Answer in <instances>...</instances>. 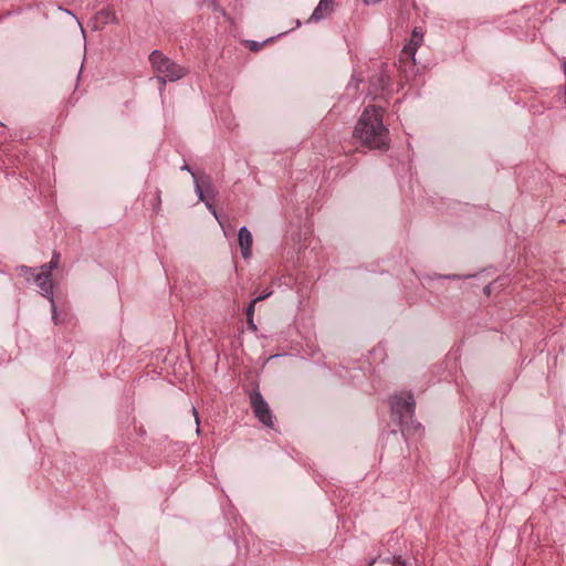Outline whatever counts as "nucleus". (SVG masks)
Listing matches in <instances>:
<instances>
[{
    "mask_svg": "<svg viewBox=\"0 0 566 566\" xmlns=\"http://www.w3.org/2000/svg\"><path fill=\"white\" fill-rule=\"evenodd\" d=\"M384 109L368 106L354 128V138L370 149L386 150L389 147V130L382 123Z\"/></svg>",
    "mask_w": 566,
    "mask_h": 566,
    "instance_id": "f257e3e1",
    "label": "nucleus"
},
{
    "mask_svg": "<svg viewBox=\"0 0 566 566\" xmlns=\"http://www.w3.org/2000/svg\"><path fill=\"white\" fill-rule=\"evenodd\" d=\"M149 61L163 83H166V81H177L187 74L186 69L181 67L157 50L151 52Z\"/></svg>",
    "mask_w": 566,
    "mask_h": 566,
    "instance_id": "f03ea898",
    "label": "nucleus"
},
{
    "mask_svg": "<svg viewBox=\"0 0 566 566\" xmlns=\"http://www.w3.org/2000/svg\"><path fill=\"white\" fill-rule=\"evenodd\" d=\"M21 272L28 281L32 279L36 286L40 289L41 294L50 300L52 305V317L54 322L57 323L51 275L43 271L41 268L39 269L38 273H34L33 269L21 266Z\"/></svg>",
    "mask_w": 566,
    "mask_h": 566,
    "instance_id": "7ed1b4c3",
    "label": "nucleus"
},
{
    "mask_svg": "<svg viewBox=\"0 0 566 566\" xmlns=\"http://www.w3.org/2000/svg\"><path fill=\"white\" fill-rule=\"evenodd\" d=\"M391 411L394 416H398L402 426L405 417L411 418L415 413L416 401L411 392L395 395L390 400Z\"/></svg>",
    "mask_w": 566,
    "mask_h": 566,
    "instance_id": "20e7f679",
    "label": "nucleus"
},
{
    "mask_svg": "<svg viewBox=\"0 0 566 566\" xmlns=\"http://www.w3.org/2000/svg\"><path fill=\"white\" fill-rule=\"evenodd\" d=\"M250 403L259 421L264 426L272 428L273 416L271 409L259 390H254L250 394Z\"/></svg>",
    "mask_w": 566,
    "mask_h": 566,
    "instance_id": "39448f33",
    "label": "nucleus"
},
{
    "mask_svg": "<svg viewBox=\"0 0 566 566\" xmlns=\"http://www.w3.org/2000/svg\"><path fill=\"white\" fill-rule=\"evenodd\" d=\"M423 34L418 28H415L409 43H407L400 54V62L410 60L411 64L416 63V52L422 45Z\"/></svg>",
    "mask_w": 566,
    "mask_h": 566,
    "instance_id": "423d86ee",
    "label": "nucleus"
},
{
    "mask_svg": "<svg viewBox=\"0 0 566 566\" xmlns=\"http://www.w3.org/2000/svg\"><path fill=\"white\" fill-rule=\"evenodd\" d=\"M336 6V0H319L317 7L314 9L308 22H318L325 18H328Z\"/></svg>",
    "mask_w": 566,
    "mask_h": 566,
    "instance_id": "0eeeda50",
    "label": "nucleus"
},
{
    "mask_svg": "<svg viewBox=\"0 0 566 566\" xmlns=\"http://www.w3.org/2000/svg\"><path fill=\"white\" fill-rule=\"evenodd\" d=\"M252 243L253 238L252 233L247 229V227H242L239 230V245L241 249L242 258L248 260L252 255Z\"/></svg>",
    "mask_w": 566,
    "mask_h": 566,
    "instance_id": "6e6552de",
    "label": "nucleus"
},
{
    "mask_svg": "<svg viewBox=\"0 0 566 566\" xmlns=\"http://www.w3.org/2000/svg\"><path fill=\"white\" fill-rule=\"evenodd\" d=\"M95 22L98 27L104 28L111 23H118V19L113 9L106 8L96 13Z\"/></svg>",
    "mask_w": 566,
    "mask_h": 566,
    "instance_id": "1a4fd4ad",
    "label": "nucleus"
},
{
    "mask_svg": "<svg viewBox=\"0 0 566 566\" xmlns=\"http://www.w3.org/2000/svg\"><path fill=\"white\" fill-rule=\"evenodd\" d=\"M59 254L54 253L52 260L49 263L43 264L41 269L51 275L52 271L59 266Z\"/></svg>",
    "mask_w": 566,
    "mask_h": 566,
    "instance_id": "9d476101",
    "label": "nucleus"
},
{
    "mask_svg": "<svg viewBox=\"0 0 566 566\" xmlns=\"http://www.w3.org/2000/svg\"><path fill=\"white\" fill-rule=\"evenodd\" d=\"M192 176H193V178H196L195 174H192ZM195 184H196V192H197L199 199L203 200L205 199L203 192H202V189H201V186H200L198 179H195Z\"/></svg>",
    "mask_w": 566,
    "mask_h": 566,
    "instance_id": "9b49d317",
    "label": "nucleus"
},
{
    "mask_svg": "<svg viewBox=\"0 0 566 566\" xmlns=\"http://www.w3.org/2000/svg\"><path fill=\"white\" fill-rule=\"evenodd\" d=\"M255 304H256V303H255V301H252V302L249 304V306L247 307V311H245V313H247V317H253V315H254Z\"/></svg>",
    "mask_w": 566,
    "mask_h": 566,
    "instance_id": "f8f14e48",
    "label": "nucleus"
},
{
    "mask_svg": "<svg viewBox=\"0 0 566 566\" xmlns=\"http://www.w3.org/2000/svg\"><path fill=\"white\" fill-rule=\"evenodd\" d=\"M212 8L213 11L219 12L223 17H227V12L217 2H212Z\"/></svg>",
    "mask_w": 566,
    "mask_h": 566,
    "instance_id": "ddd939ff",
    "label": "nucleus"
},
{
    "mask_svg": "<svg viewBox=\"0 0 566 566\" xmlns=\"http://www.w3.org/2000/svg\"><path fill=\"white\" fill-rule=\"evenodd\" d=\"M192 413L195 416V420H196V423H197V433H199L200 431V428H199V415H198V411L195 407H192Z\"/></svg>",
    "mask_w": 566,
    "mask_h": 566,
    "instance_id": "4468645a",
    "label": "nucleus"
},
{
    "mask_svg": "<svg viewBox=\"0 0 566 566\" xmlns=\"http://www.w3.org/2000/svg\"><path fill=\"white\" fill-rule=\"evenodd\" d=\"M272 294V292H268L265 294H261L260 296L255 297L253 301H255V303L260 302V301H263L265 300L266 297H269L270 295Z\"/></svg>",
    "mask_w": 566,
    "mask_h": 566,
    "instance_id": "2eb2a0df",
    "label": "nucleus"
},
{
    "mask_svg": "<svg viewBox=\"0 0 566 566\" xmlns=\"http://www.w3.org/2000/svg\"><path fill=\"white\" fill-rule=\"evenodd\" d=\"M248 325L252 331H256V325L253 322V317H247Z\"/></svg>",
    "mask_w": 566,
    "mask_h": 566,
    "instance_id": "dca6fc26",
    "label": "nucleus"
},
{
    "mask_svg": "<svg viewBox=\"0 0 566 566\" xmlns=\"http://www.w3.org/2000/svg\"><path fill=\"white\" fill-rule=\"evenodd\" d=\"M394 565L396 566H406V563L400 557L394 558Z\"/></svg>",
    "mask_w": 566,
    "mask_h": 566,
    "instance_id": "f3484780",
    "label": "nucleus"
},
{
    "mask_svg": "<svg viewBox=\"0 0 566 566\" xmlns=\"http://www.w3.org/2000/svg\"><path fill=\"white\" fill-rule=\"evenodd\" d=\"M207 207L212 212V214L218 219L217 210L214 209V207L211 203H208V202H207Z\"/></svg>",
    "mask_w": 566,
    "mask_h": 566,
    "instance_id": "a211bd4d",
    "label": "nucleus"
}]
</instances>
